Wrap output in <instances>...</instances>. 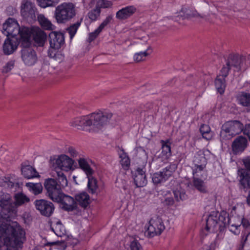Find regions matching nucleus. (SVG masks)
Wrapping results in <instances>:
<instances>
[{"instance_id":"nucleus-1","label":"nucleus","mask_w":250,"mask_h":250,"mask_svg":"<svg viewBox=\"0 0 250 250\" xmlns=\"http://www.w3.org/2000/svg\"><path fill=\"white\" fill-rule=\"evenodd\" d=\"M4 244L15 250L21 249L26 240L25 230L16 222L9 224L7 220L0 215V238Z\"/></svg>"},{"instance_id":"nucleus-2","label":"nucleus","mask_w":250,"mask_h":250,"mask_svg":"<svg viewBox=\"0 0 250 250\" xmlns=\"http://www.w3.org/2000/svg\"><path fill=\"white\" fill-rule=\"evenodd\" d=\"M112 117L111 112L99 111L87 116L76 117L70 124L71 126L78 129L87 130L91 125L100 128L106 125Z\"/></svg>"},{"instance_id":"nucleus-3","label":"nucleus","mask_w":250,"mask_h":250,"mask_svg":"<svg viewBox=\"0 0 250 250\" xmlns=\"http://www.w3.org/2000/svg\"><path fill=\"white\" fill-rule=\"evenodd\" d=\"M230 220L229 214L225 211H211L206 218L205 227L201 229L200 236L202 239L205 238L210 233L218 231L223 232L229 227Z\"/></svg>"},{"instance_id":"nucleus-4","label":"nucleus","mask_w":250,"mask_h":250,"mask_svg":"<svg viewBox=\"0 0 250 250\" xmlns=\"http://www.w3.org/2000/svg\"><path fill=\"white\" fill-rule=\"evenodd\" d=\"M2 33L7 37L17 38L21 41V45L29 46L31 44V32L28 28H21L18 21L14 19L8 18L2 25Z\"/></svg>"},{"instance_id":"nucleus-5","label":"nucleus","mask_w":250,"mask_h":250,"mask_svg":"<svg viewBox=\"0 0 250 250\" xmlns=\"http://www.w3.org/2000/svg\"><path fill=\"white\" fill-rule=\"evenodd\" d=\"M50 163L54 168L58 180L63 187L67 186V180L62 171L68 172L73 170L74 161L65 154H62L58 156L51 157Z\"/></svg>"},{"instance_id":"nucleus-6","label":"nucleus","mask_w":250,"mask_h":250,"mask_svg":"<svg viewBox=\"0 0 250 250\" xmlns=\"http://www.w3.org/2000/svg\"><path fill=\"white\" fill-rule=\"evenodd\" d=\"M76 15L75 5L71 2H63L55 8L54 17L58 23H65Z\"/></svg>"},{"instance_id":"nucleus-7","label":"nucleus","mask_w":250,"mask_h":250,"mask_svg":"<svg viewBox=\"0 0 250 250\" xmlns=\"http://www.w3.org/2000/svg\"><path fill=\"white\" fill-rule=\"evenodd\" d=\"M244 128L243 124L239 121H228L222 126L220 136L223 140H230L242 132L244 133Z\"/></svg>"},{"instance_id":"nucleus-8","label":"nucleus","mask_w":250,"mask_h":250,"mask_svg":"<svg viewBox=\"0 0 250 250\" xmlns=\"http://www.w3.org/2000/svg\"><path fill=\"white\" fill-rule=\"evenodd\" d=\"M165 229V226L162 219L158 216H154L149 220L145 233L148 237L152 238L160 235Z\"/></svg>"},{"instance_id":"nucleus-9","label":"nucleus","mask_w":250,"mask_h":250,"mask_svg":"<svg viewBox=\"0 0 250 250\" xmlns=\"http://www.w3.org/2000/svg\"><path fill=\"white\" fill-rule=\"evenodd\" d=\"M241 63V59L238 54H230L226 60V64L223 66L218 76L226 78L229 75L231 68H239Z\"/></svg>"},{"instance_id":"nucleus-10","label":"nucleus","mask_w":250,"mask_h":250,"mask_svg":"<svg viewBox=\"0 0 250 250\" xmlns=\"http://www.w3.org/2000/svg\"><path fill=\"white\" fill-rule=\"evenodd\" d=\"M61 184L59 185L56 181L53 179L46 180L44 183V187L47 190L48 195L52 201H58L59 196L62 193V192Z\"/></svg>"},{"instance_id":"nucleus-11","label":"nucleus","mask_w":250,"mask_h":250,"mask_svg":"<svg viewBox=\"0 0 250 250\" xmlns=\"http://www.w3.org/2000/svg\"><path fill=\"white\" fill-rule=\"evenodd\" d=\"M37 12L35 5L29 0H23L21 6L22 17L27 21H31L36 18Z\"/></svg>"},{"instance_id":"nucleus-12","label":"nucleus","mask_w":250,"mask_h":250,"mask_svg":"<svg viewBox=\"0 0 250 250\" xmlns=\"http://www.w3.org/2000/svg\"><path fill=\"white\" fill-rule=\"evenodd\" d=\"M176 169V165L172 164L167 167L162 171L154 173L152 178L153 183L158 184L166 182L172 176Z\"/></svg>"},{"instance_id":"nucleus-13","label":"nucleus","mask_w":250,"mask_h":250,"mask_svg":"<svg viewBox=\"0 0 250 250\" xmlns=\"http://www.w3.org/2000/svg\"><path fill=\"white\" fill-rule=\"evenodd\" d=\"M23 47L24 48L21 50V59L23 63L28 66L35 65L38 61L36 52L32 48Z\"/></svg>"},{"instance_id":"nucleus-14","label":"nucleus","mask_w":250,"mask_h":250,"mask_svg":"<svg viewBox=\"0 0 250 250\" xmlns=\"http://www.w3.org/2000/svg\"><path fill=\"white\" fill-rule=\"evenodd\" d=\"M36 208L41 214L45 216L49 217L53 213L54 210L53 204L45 200L41 199L35 202Z\"/></svg>"},{"instance_id":"nucleus-15","label":"nucleus","mask_w":250,"mask_h":250,"mask_svg":"<svg viewBox=\"0 0 250 250\" xmlns=\"http://www.w3.org/2000/svg\"><path fill=\"white\" fill-rule=\"evenodd\" d=\"M59 198L60 199L58 201H55L54 202L60 203L62 208L65 210L72 211L77 208V202L72 197L62 193L59 196Z\"/></svg>"},{"instance_id":"nucleus-16","label":"nucleus","mask_w":250,"mask_h":250,"mask_svg":"<svg viewBox=\"0 0 250 250\" xmlns=\"http://www.w3.org/2000/svg\"><path fill=\"white\" fill-rule=\"evenodd\" d=\"M50 47L55 50L59 49L64 44V37L61 32H51L49 35Z\"/></svg>"},{"instance_id":"nucleus-17","label":"nucleus","mask_w":250,"mask_h":250,"mask_svg":"<svg viewBox=\"0 0 250 250\" xmlns=\"http://www.w3.org/2000/svg\"><path fill=\"white\" fill-rule=\"evenodd\" d=\"M134 182L137 187H143L147 184L145 166L138 167L133 173Z\"/></svg>"},{"instance_id":"nucleus-18","label":"nucleus","mask_w":250,"mask_h":250,"mask_svg":"<svg viewBox=\"0 0 250 250\" xmlns=\"http://www.w3.org/2000/svg\"><path fill=\"white\" fill-rule=\"evenodd\" d=\"M248 140L247 138L242 136L236 138L233 141L231 147L233 153L237 155L243 152L247 147Z\"/></svg>"},{"instance_id":"nucleus-19","label":"nucleus","mask_w":250,"mask_h":250,"mask_svg":"<svg viewBox=\"0 0 250 250\" xmlns=\"http://www.w3.org/2000/svg\"><path fill=\"white\" fill-rule=\"evenodd\" d=\"M20 42L21 41L17 38H8L5 40L3 45V51L5 54L10 55L17 49Z\"/></svg>"},{"instance_id":"nucleus-20","label":"nucleus","mask_w":250,"mask_h":250,"mask_svg":"<svg viewBox=\"0 0 250 250\" xmlns=\"http://www.w3.org/2000/svg\"><path fill=\"white\" fill-rule=\"evenodd\" d=\"M241 225L246 229L244 232L242 231V235L244 234L245 232H249V230L250 229V223L247 219L245 218H243L241 220L240 224H231L230 221L229 224V230L235 235H238L241 231Z\"/></svg>"},{"instance_id":"nucleus-21","label":"nucleus","mask_w":250,"mask_h":250,"mask_svg":"<svg viewBox=\"0 0 250 250\" xmlns=\"http://www.w3.org/2000/svg\"><path fill=\"white\" fill-rule=\"evenodd\" d=\"M137 8L134 5H129L123 7L116 13V18L120 21L126 20L136 12Z\"/></svg>"},{"instance_id":"nucleus-22","label":"nucleus","mask_w":250,"mask_h":250,"mask_svg":"<svg viewBox=\"0 0 250 250\" xmlns=\"http://www.w3.org/2000/svg\"><path fill=\"white\" fill-rule=\"evenodd\" d=\"M0 207L9 212L15 210L11 196L9 194L0 193Z\"/></svg>"},{"instance_id":"nucleus-23","label":"nucleus","mask_w":250,"mask_h":250,"mask_svg":"<svg viewBox=\"0 0 250 250\" xmlns=\"http://www.w3.org/2000/svg\"><path fill=\"white\" fill-rule=\"evenodd\" d=\"M112 20V16L109 15L106 17L97 29L89 34L88 41L89 42L93 41L102 32L104 27L110 22Z\"/></svg>"},{"instance_id":"nucleus-24","label":"nucleus","mask_w":250,"mask_h":250,"mask_svg":"<svg viewBox=\"0 0 250 250\" xmlns=\"http://www.w3.org/2000/svg\"><path fill=\"white\" fill-rule=\"evenodd\" d=\"M2 185L3 187L12 188L14 187H19V183L17 177L14 174H10L6 176L2 179Z\"/></svg>"},{"instance_id":"nucleus-25","label":"nucleus","mask_w":250,"mask_h":250,"mask_svg":"<svg viewBox=\"0 0 250 250\" xmlns=\"http://www.w3.org/2000/svg\"><path fill=\"white\" fill-rule=\"evenodd\" d=\"M193 163L194 167H206L207 160L203 150H199L195 154Z\"/></svg>"},{"instance_id":"nucleus-26","label":"nucleus","mask_w":250,"mask_h":250,"mask_svg":"<svg viewBox=\"0 0 250 250\" xmlns=\"http://www.w3.org/2000/svg\"><path fill=\"white\" fill-rule=\"evenodd\" d=\"M33 38L39 46H42L46 40V34L39 28L35 29L33 31Z\"/></svg>"},{"instance_id":"nucleus-27","label":"nucleus","mask_w":250,"mask_h":250,"mask_svg":"<svg viewBox=\"0 0 250 250\" xmlns=\"http://www.w3.org/2000/svg\"><path fill=\"white\" fill-rule=\"evenodd\" d=\"M23 176L27 179H31L39 176L36 170L31 166H23L21 168Z\"/></svg>"},{"instance_id":"nucleus-28","label":"nucleus","mask_w":250,"mask_h":250,"mask_svg":"<svg viewBox=\"0 0 250 250\" xmlns=\"http://www.w3.org/2000/svg\"><path fill=\"white\" fill-rule=\"evenodd\" d=\"M118 154L120 159V163L122 167L125 170H127L130 165V160L127 154L122 148L120 149Z\"/></svg>"},{"instance_id":"nucleus-29","label":"nucleus","mask_w":250,"mask_h":250,"mask_svg":"<svg viewBox=\"0 0 250 250\" xmlns=\"http://www.w3.org/2000/svg\"><path fill=\"white\" fill-rule=\"evenodd\" d=\"M75 201L78 202L81 207L85 208L90 204L89 196L86 192H81L76 195Z\"/></svg>"},{"instance_id":"nucleus-30","label":"nucleus","mask_w":250,"mask_h":250,"mask_svg":"<svg viewBox=\"0 0 250 250\" xmlns=\"http://www.w3.org/2000/svg\"><path fill=\"white\" fill-rule=\"evenodd\" d=\"M78 162L80 167L84 171L86 176L94 174V171L90 166L87 159L84 158H80Z\"/></svg>"},{"instance_id":"nucleus-31","label":"nucleus","mask_w":250,"mask_h":250,"mask_svg":"<svg viewBox=\"0 0 250 250\" xmlns=\"http://www.w3.org/2000/svg\"><path fill=\"white\" fill-rule=\"evenodd\" d=\"M38 20L43 29L47 30H53L55 29V25L48 19L45 17L43 15H39Z\"/></svg>"},{"instance_id":"nucleus-32","label":"nucleus","mask_w":250,"mask_h":250,"mask_svg":"<svg viewBox=\"0 0 250 250\" xmlns=\"http://www.w3.org/2000/svg\"><path fill=\"white\" fill-rule=\"evenodd\" d=\"M51 229L56 235L58 236L61 237L65 233L64 227L60 221L52 222Z\"/></svg>"},{"instance_id":"nucleus-33","label":"nucleus","mask_w":250,"mask_h":250,"mask_svg":"<svg viewBox=\"0 0 250 250\" xmlns=\"http://www.w3.org/2000/svg\"><path fill=\"white\" fill-rule=\"evenodd\" d=\"M15 202L13 203L14 208L15 207L21 206L30 201V199L23 193H18L14 195Z\"/></svg>"},{"instance_id":"nucleus-34","label":"nucleus","mask_w":250,"mask_h":250,"mask_svg":"<svg viewBox=\"0 0 250 250\" xmlns=\"http://www.w3.org/2000/svg\"><path fill=\"white\" fill-rule=\"evenodd\" d=\"M214 84L218 93L221 95L224 93L226 87V78L217 75L214 81Z\"/></svg>"},{"instance_id":"nucleus-35","label":"nucleus","mask_w":250,"mask_h":250,"mask_svg":"<svg viewBox=\"0 0 250 250\" xmlns=\"http://www.w3.org/2000/svg\"><path fill=\"white\" fill-rule=\"evenodd\" d=\"M240 172V183L244 188H250V173L246 169H242Z\"/></svg>"},{"instance_id":"nucleus-36","label":"nucleus","mask_w":250,"mask_h":250,"mask_svg":"<svg viewBox=\"0 0 250 250\" xmlns=\"http://www.w3.org/2000/svg\"><path fill=\"white\" fill-rule=\"evenodd\" d=\"M174 199L177 202L183 201L186 199V190L180 185L173 190Z\"/></svg>"},{"instance_id":"nucleus-37","label":"nucleus","mask_w":250,"mask_h":250,"mask_svg":"<svg viewBox=\"0 0 250 250\" xmlns=\"http://www.w3.org/2000/svg\"><path fill=\"white\" fill-rule=\"evenodd\" d=\"M93 174L87 175L88 179L87 187L89 192L92 194H95L97 192L98 188L97 179L93 176Z\"/></svg>"},{"instance_id":"nucleus-38","label":"nucleus","mask_w":250,"mask_h":250,"mask_svg":"<svg viewBox=\"0 0 250 250\" xmlns=\"http://www.w3.org/2000/svg\"><path fill=\"white\" fill-rule=\"evenodd\" d=\"M206 167H193V178L197 177L198 179H205L207 177V172L205 170Z\"/></svg>"},{"instance_id":"nucleus-39","label":"nucleus","mask_w":250,"mask_h":250,"mask_svg":"<svg viewBox=\"0 0 250 250\" xmlns=\"http://www.w3.org/2000/svg\"><path fill=\"white\" fill-rule=\"evenodd\" d=\"M240 104L250 110V93L242 92L238 97Z\"/></svg>"},{"instance_id":"nucleus-40","label":"nucleus","mask_w":250,"mask_h":250,"mask_svg":"<svg viewBox=\"0 0 250 250\" xmlns=\"http://www.w3.org/2000/svg\"><path fill=\"white\" fill-rule=\"evenodd\" d=\"M171 155L170 146L167 143H163L161 157L163 161L167 160Z\"/></svg>"},{"instance_id":"nucleus-41","label":"nucleus","mask_w":250,"mask_h":250,"mask_svg":"<svg viewBox=\"0 0 250 250\" xmlns=\"http://www.w3.org/2000/svg\"><path fill=\"white\" fill-rule=\"evenodd\" d=\"M193 184L196 189L202 193H206L207 188L205 185L203 179H198L197 177L194 178Z\"/></svg>"},{"instance_id":"nucleus-42","label":"nucleus","mask_w":250,"mask_h":250,"mask_svg":"<svg viewBox=\"0 0 250 250\" xmlns=\"http://www.w3.org/2000/svg\"><path fill=\"white\" fill-rule=\"evenodd\" d=\"M151 53V49L150 47L148 46L145 51H141L139 53H135L134 55V60L136 62L144 61L146 59V57Z\"/></svg>"},{"instance_id":"nucleus-43","label":"nucleus","mask_w":250,"mask_h":250,"mask_svg":"<svg viewBox=\"0 0 250 250\" xmlns=\"http://www.w3.org/2000/svg\"><path fill=\"white\" fill-rule=\"evenodd\" d=\"M26 186L35 195L39 194L42 191V187L40 183H27L26 184Z\"/></svg>"},{"instance_id":"nucleus-44","label":"nucleus","mask_w":250,"mask_h":250,"mask_svg":"<svg viewBox=\"0 0 250 250\" xmlns=\"http://www.w3.org/2000/svg\"><path fill=\"white\" fill-rule=\"evenodd\" d=\"M200 131L203 138L208 140L211 138L210 128L208 125H202L200 127Z\"/></svg>"},{"instance_id":"nucleus-45","label":"nucleus","mask_w":250,"mask_h":250,"mask_svg":"<svg viewBox=\"0 0 250 250\" xmlns=\"http://www.w3.org/2000/svg\"><path fill=\"white\" fill-rule=\"evenodd\" d=\"M39 5L45 8L47 7H53L55 6L61 0H37Z\"/></svg>"},{"instance_id":"nucleus-46","label":"nucleus","mask_w":250,"mask_h":250,"mask_svg":"<svg viewBox=\"0 0 250 250\" xmlns=\"http://www.w3.org/2000/svg\"><path fill=\"white\" fill-rule=\"evenodd\" d=\"M82 21V20H81ZM81 23V21H77L75 23L71 25L67 29V30L70 35V38L72 39L75 34L76 33L78 29L80 27Z\"/></svg>"},{"instance_id":"nucleus-47","label":"nucleus","mask_w":250,"mask_h":250,"mask_svg":"<svg viewBox=\"0 0 250 250\" xmlns=\"http://www.w3.org/2000/svg\"><path fill=\"white\" fill-rule=\"evenodd\" d=\"M101 12V9H100L96 6L95 9L91 10L88 12V16L91 21H95L100 17Z\"/></svg>"},{"instance_id":"nucleus-48","label":"nucleus","mask_w":250,"mask_h":250,"mask_svg":"<svg viewBox=\"0 0 250 250\" xmlns=\"http://www.w3.org/2000/svg\"><path fill=\"white\" fill-rule=\"evenodd\" d=\"M112 5L113 2L108 0H98L96 3V6L100 9L110 8Z\"/></svg>"},{"instance_id":"nucleus-49","label":"nucleus","mask_w":250,"mask_h":250,"mask_svg":"<svg viewBox=\"0 0 250 250\" xmlns=\"http://www.w3.org/2000/svg\"><path fill=\"white\" fill-rule=\"evenodd\" d=\"M15 61L14 60H10L7 62L3 66L2 69V72L3 73H8L14 67Z\"/></svg>"},{"instance_id":"nucleus-50","label":"nucleus","mask_w":250,"mask_h":250,"mask_svg":"<svg viewBox=\"0 0 250 250\" xmlns=\"http://www.w3.org/2000/svg\"><path fill=\"white\" fill-rule=\"evenodd\" d=\"M47 246H52V245H56L57 247V249L60 250H64L66 249L67 246L66 243L64 242H49L46 244Z\"/></svg>"},{"instance_id":"nucleus-51","label":"nucleus","mask_w":250,"mask_h":250,"mask_svg":"<svg viewBox=\"0 0 250 250\" xmlns=\"http://www.w3.org/2000/svg\"><path fill=\"white\" fill-rule=\"evenodd\" d=\"M130 250H143L141 244L137 241H133L130 245Z\"/></svg>"},{"instance_id":"nucleus-52","label":"nucleus","mask_w":250,"mask_h":250,"mask_svg":"<svg viewBox=\"0 0 250 250\" xmlns=\"http://www.w3.org/2000/svg\"><path fill=\"white\" fill-rule=\"evenodd\" d=\"M175 202H176L175 200H174L172 197H166L164 201V204L167 206L175 205Z\"/></svg>"},{"instance_id":"nucleus-53","label":"nucleus","mask_w":250,"mask_h":250,"mask_svg":"<svg viewBox=\"0 0 250 250\" xmlns=\"http://www.w3.org/2000/svg\"><path fill=\"white\" fill-rule=\"evenodd\" d=\"M138 153L143 155V158L144 160L143 164H146L147 159V155L146 151L142 147H140L138 150Z\"/></svg>"},{"instance_id":"nucleus-54","label":"nucleus","mask_w":250,"mask_h":250,"mask_svg":"<svg viewBox=\"0 0 250 250\" xmlns=\"http://www.w3.org/2000/svg\"><path fill=\"white\" fill-rule=\"evenodd\" d=\"M244 134L246 135L250 141V124L246 125L244 130Z\"/></svg>"},{"instance_id":"nucleus-55","label":"nucleus","mask_w":250,"mask_h":250,"mask_svg":"<svg viewBox=\"0 0 250 250\" xmlns=\"http://www.w3.org/2000/svg\"><path fill=\"white\" fill-rule=\"evenodd\" d=\"M68 152L70 154V155L73 157H75L77 156L78 152H77L76 149L72 147H70L68 148Z\"/></svg>"},{"instance_id":"nucleus-56","label":"nucleus","mask_w":250,"mask_h":250,"mask_svg":"<svg viewBox=\"0 0 250 250\" xmlns=\"http://www.w3.org/2000/svg\"><path fill=\"white\" fill-rule=\"evenodd\" d=\"M243 163L246 168L250 171V158L244 159Z\"/></svg>"},{"instance_id":"nucleus-57","label":"nucleus","mask_w":250,"mask_h":250,"mask_svg":"<svg viewBox=\"0 0 250 250\" xmlns=\"http://www.w3.org/2000/svg\"><path fill=\"white\" fill-rule=\"evenodd\" d=\"M54 50H55V49H52V48L50 47V48L48 50V55L51 57H53L55 53L54 52Z\"/></svg>"},{"instance_id":"nucleus-58","label":"nucleus","mask_w":250,"mask_h":250,"mask_svg":"<svg viewBox=\"0 0 250 250\" xmlns=\"http://www.w3.org/2000/svg\"><path fill=\"white\" fill-rule=\"evenodd\" d=\"M237 250H250L243 249V245H239Z\"/></svg>"},{"instance_id":"nucleus-59","label":"nucleus","mask_w":250,"mask_h":250,"mask_svg":"<svg viewBox=\"0 0 250 250\" xmlns=\"http://www.w3.org/2000/svg\"><path fill=\"white\" fill-rule=\"evenodd\" d=\"M247 202L248 205L250 206V193H249L248 196L247 198Z\"/></svg>"}]
</instances>
